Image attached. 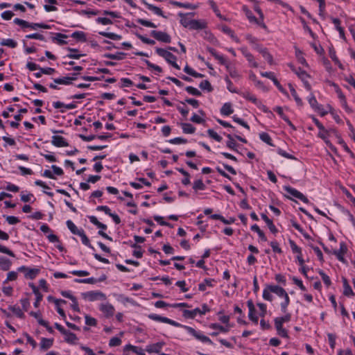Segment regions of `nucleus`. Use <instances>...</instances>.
Wrapping results in <instances>:
<instances>
[{"label": "nucleus", "mask_w": 355, "mask_h": 355, "mask_svg": "<svg viewBox=\"0 0 355 355\" xmlns=\"http://www.w3.org/2000/svg\"><path fill=\"white\" fill-rule=\"evenodd\" d=\"M82 296L84 299L90 302L106 299L105 295L101 291H89L83 293H82Z\"/></svg>", "instance_id": "f03ea898"}, {"label": "nucleus", "mask_w": 355, "mask_h": 355, "mask_svg": "<svg viewBox=\"0 0 355 355\" xmlns=\"http://www.w3.org/2000/svg\"><path fill=\"white\" fill-rule=\"evenodd\" d=\"M99 34L112 40H120L122 38L121 35L114 33L101 31L99 32Z\"/></svg>", "instance_id": "72a5a7b5"}, {"label": "nucleus", "mask_w": 355, "mask_h": 355, "mask_svg": "<svg viewBox=\"0 0 355 355\" xmlns=\"http://www.w3.org/2000/svg\"><path fill=\"white\" fill-rule=\"evenodd\" d=\"M29 286L32 288L33 292L35 294V296H36V300H35V302L34 303V306L35 307H37L39 306V304H40V301L42 300L43 295L39 291L38 288L34 285V284L30 283Z\"/></svg>", "instance_id": "2eb2a0df"}, {"label": "nucleus", "mask_w": 355, "mask_h": 355, "mask_svg": "<svg viewBox=\"0 0 355 355\" xmlns=\"http://www.w3.org/2000/svg\"><path fill=\"white\" fill-rule=\"evenodd\" d=\"M270 291H272V293H275L276 295H277L279 297H284L286 296L287 294V293L286 292V291L279 286H270Z\"/></svg>", "instance_id": "5701e85b"}, {"label": "nucleus", "mask_w": 355, "mask_h": 355, "mask_svg": "<svg viewBox=\"0 0 355 355\" xmlns=\"http://www.w3.org/2000/svg\"><path fill=\"white\" fill-rule=\"evenodd\" d=\"M226 68L230 73V76L233 78H239L240 75L238 71L232 67L230 66L227 62L225 64Z\"/></svg>", "instance_id": "603ef678"}, {"label": "nucleus", "mask_w": 355, "mask_h": 355, "mask_svg": "<svg viewBox=\"0 0 355 355\" xmlns=\"http://www.w3.org/2000/svg\"><path fill=\"white\" fill-rule=\"evenodd\" d=\"M64 336V340L69 344H76L78 341V338L73 333L65 330L62 334Z\"/></svg>", "instance_id": "dca6fc26"}, {"label": "nucleus", "mask_w": 355, "mask_h": 355, "mask_svg": "<svg viewBox=\"0 0 355 355\" xmlns=\"http://www.w3.org/2000/svg\"><path fill=\"white\" fill-rule=\"evenodd\" d=\"M75 80H76V78L62 77L54 79V83L69 85H71L72 81Z\"/></svg>", "instance_id": "4be33fe9"}, {"label": "nucleus", "mask_w": 355, "mask_h": 355, "mask_svg": "<svg viewBox=\"0 0 355 355\" xmlns=\"http://www.w3.org/2000/svg\"><path fill=\"white\" fill-rule=\"evenodd\" d=\"M291 315L290 313H286L283 317H278L275 319V325H283L284 322H287L291 320Z\"/></svg>", "instance_id": "cd10ccee"}, {"label": "nucleus", "mask_w": 355, "mask_h": 355, "mask_svg": "<svg viewBox=\"0 0 355 355\" xmlns=\"http://www.w3.org/2000/svg\"><path fill=\"white\" fill-rule=\"evenodd\" d=\"M51 143L53 146L57 147H65L69 146V144L65 139L63 137L58 135H54L52 137Z\"/></svg>", "instance_id": "9d476101"}, {"label": "nucleus", "mask_w": 355, "mask_h": 355, "mask_svg": "<svg viewBox=\"0 0 355 355\" xmlns=\"http://www.w3.org/2000/svg\"><path fill=\"white\" fill-rule=\"evenodd\" d=\"M137 21L139 24H141L142 26H146V27H150V28H156L157 27V26L155 24H153L151 21H147L146 19H137Z\"/></svg>", "instance_id": "680f3d73"}, {"label": "nucleus", "mask_w": 355, "mask_h": 355, "mask_svg": "<svg viewBox=\"0 0 355 355\" xmlns=\"http://www.w3.org/2000/svg\"><path fill=\"white\" fill-rule=\"evenodd\" d=\"M183 132L185 134H193L195 132L196 128L191 124L187 123H181Z\"/></svg>", "instance_id": "c756f323"}, {"label": "nucleus", "mask_w": 355, "mask_h": 355, "mask_svg": "<svg viewBox=\"0 0 355 355\" xmlns=\"http://www.w3.org/2000/svg\"><path fill=\"white\" fill-rule=\"evenodd\" d=\"M179 16L181 17L180 24L185 28H189L191 25V21L192 19H189L187 17V15H184L182 13H179Z\"/></svg>", "instance_id": "4c0bfd02"}, {"label": "nucleus", "mask_w": 355, "mask_h": 355, "mask_svg": "<svg viewBox=\"0 0 355 355\" xmlns=\"http://www.w3.org/2000/svg\"><path fill=\"white\" fill-rule=\"evenodd\" d=\"M156 53L161 57L164 58L169 64H171L176 69H180V66L176 63V57L171 52L161 48L156 49Z\"/></svg>", "instance_id": "f257e3e1"}, {"label": "nucleus", "mask_w": 355, "mask_h": 355, "mask_svg": "<svg viewBox=\"0 0 355 355\" xmlns=\"http://www.w3.org/2000/svg\"><path fill=\"white\" fill-rule=\"evenodd\" d=\"M71 37L76 39L78 41L85 42L86 41V35L85 33L83 31H76L71 34Z\"/></svg>", "instance_id": "a19ab883"}, {"label": "nucleus", "mask_w": 355, "mask_h": 355, "mask_svg": "<svg viewBox=\"0 0 355 355\" xmlns=\"http://www.w3.org/2000/svg\"><path fill=\"white\" fill-rule=\"evenodd\" d=\"M256 49L262 55V56L270 64H273L274 62L272 56L266 48H261L259 46H257Z\"/></svg>", "instance_id": "f3484780"}, {"label": "nucleus", "mask_w": 355, "mask_h": 355, "mask_svg": "<svg viewBox=\"0 0 355 355\" xmlns=\"http://www.w3.org/2000/svg\"><path fill=\"white\" fill-rule=\"evenodd\" d=\"M146 5L147 8L149 10H152L155 14L164 17L163 12L162 11V10L159 8L155 6L152 4L147 3H146Z\"/></svg>", "instance_id": "6e6d98bb"}, {"label": "nucleus", "mask_w": 355, "mask_h": 355, "mask_svg": "<svg viewBox=\"0 0 355 355\" xmlns=\"http://www.w3.org/2000/svg\"><path fill=\"white\" fill-rule=\"evenodd\" d=\"M207 133L211 138L215 139L217 141H220L222 140V137L211 129H209L207 130Z\"/></svg>", "instance_id": "774afa93"}, {"label": "nucleus", "mask_w": 355, "mask_h": 355, "mask_svg": "<svg viewBox=\"0 0 355 355\" xmlns=\"http://www.w3.org/2000/svg\"><path fill=\"white\" fill-rule=\"evenodd\" d=\"M67 227L69 229V230L73 234H76V235H78L80 232V231H82L83 230L80 229L79 230L76 226V225L70 220H67Z\"/></svg>", "instance_id": "c9c22d12"}, {"label": "nucleus", "mask_w": 355, "mask_h": 355, "mask_svg": "<svg viewBox=\"0 0 355 355\" xmlns=\"http://www.w3.org/2000/svg\"><path fill=\"white\" fill-rule=\"evenodd\" d=\"M209 5L211 6V8L213 9V11L216 14V15L219 17L221 19L225 20L226 19L220 14V12L219 9L218 8V6H216V3L213 0H209L208 1Z\"/></svg>", "instance_id": "7c9ffc66"}, {"label": "nucleus", "mask_w": 355, "mask_h": 355, "mask_svg": "<svg viewBox=\"0 0 355 355\" xmlns=\"http://www.w3.org/2000/svg\"><path fill=\"white\" fill-rule=\"evenodd\" d=\"M8 309L10 310L15 315H16L17 317L20 318H23L24 316V313L22 312L21 309L17 306H10L8 307Z\"/></svg>", "instance_id": "c03bdc74"}, {"label": "nucleus", "mask_w": 355, "mask_h": 355, "mask_svg": "<svg viewBox=\"0 0 355 355\" xmlns=\"http://www.w3.org/2000/svg\"><path fill=\"white\" fill-rule=\"evenodd\" d=\"M308 101L310 104V105L316 111L320 110V105H318V101L315 98V97L311 94V96L308 98Z\"/></svg>", "instance_id": "f704fd0d"}, {"label": "nucleus", "mask_w": 355, "mask_h": 355, "mask_svg": "<svg viewBox=\"0 0 355 355\" xmlns=\"http://www.w3.org/2000/svg\"><path fill=\"white\" fill-rule=\"evenodd\" d=\"M148 318L153 320L157 321V322H161L169 324L171 325H173L174 327H179L180 324L178 323L177 322L172 320L168 318L162 317L157 314H150L148 315Z\"/></svg>", "instance_id": "39448f33"}, {"label": "nucleus", "mask_w": 355, "mask_h": 355, "mask_svg": "<svg viewBox=\"0 0 355 355\" xmlns=\"http://www.w3.org/2000/svg\"><path fill=\"white\" fill-rule=\"evenodd\" d=\"M1 45L6 46L10 48H15L17 43L12 39H4L1 42Z\"/></svg>", "instance_id": "49530a36"}, {"label": "nucleus", "mask_w": 355, "mask_h": 355, "mask_svg": "<svg viewBox=\"0 0 355 355\" xmlns=\"http://www.w3.org/2000/svg\"><path fill=\"white\" fill-rule=\"evenodd\" d=\"M205 184L202 180H198L193 182V189L195 191L205 190Z\"/></svg>", "instance_id": "864d4df0"}, {"label": "nucleus", "mask_w": 355, "mask_h": 355, "mask_svg": "<svg viewBox=\"0 0 355 355\" xmlns=\"http://www.w3.org/2000/svg\"><path fill=\"white\" fill-rule=\"evenodd\" d=\"M272 291H270V286L267 287L263 291V298L266 300L272 301V295H271Z\"/></svg>", "instance_id": "5fc2aeb1"}, {"label": "nucleus", "mask_w": 355, "mask_h": 355, "mask_svg": "<svg viewBox=\"0 0 355 355\" xmlns=\"http://www.w3.org/2000/svg\"><path fill=\"white\" fill-rule=\"evenodd\" d=\"M171 4L180 8H184L188 9H196L197 8V6L189 3H183L178 1H171Z\"/></svg>", "instance_id": "37998d69"}, {"label": "nucleus", "mask_w": 355, "mask_h": 355, "mask_svg": "<svg viewBox=\"0 0 355 355\" xmlns=\"http://www.w3.org/2000/svg\"><path fill=\"white\" fill-rule=\"evenodd\" d=\"M207 27V22L203 20L192 19L189 29L191 30H202Z\"/></svg>", "instance_id": "ddd939ff"}, {"label": "nucleus", "mask_w": 355, "mask_h": 355, "mask_svg": "<svg viewBox=\"0 0 355 355\" xmlns=\"http://www.w3.org/2000/svg\"><path fill=\"white\" fill-rule=\"evenodd\" d=\"M319 274L322 277V281L327 286H329L331 284L329 277L326 275L322 270L319 271Z\"/></svg>", "instance_id": "338daca9"}, {"label": "nucleus", "mask_w": 355, "mask_h": 355, "mask_svg": "<svg viewBox=\"0 0 355 355\" xmlns=\"http://www.w3.org/2000/svg\"><path fill=\"white\" fill-rule=\"evenodd\" d=\"M99 34L112 40H120L122 38L121 35L114 33L101 31L99 32Z\"/></svg>", "instance_id": "473e14b6"}, {"label": "nucleus", "mask_w": 355, "mask_h": 355, "mask_svg": "<svg viewBox=\"0 0 355 355\" xmlns=\"http://www.w3.org/2000/svg\"><path fill=\"white\" fill-rule=\"evenodd\" d=\"M260 139L267 144L273 146V144L272 143V139L270 135L266 132H262L259 135Z\"/></svg>", "instance_id": "8fccbe9b"}, {"label": "nucleus", "mask_w": 355, "mask_h": 355, "mask_svg": "<svg viewBox=\"0 0 355 355\" xmlns=\"http://www.w3.org/2000/svg\"><path fill=\"white\" fill-rule=\"evenodd\" d=\"M251 230L254 232H256L259 238L263 241H267V239H266V236H265V234L263 233V232L262 230H260V228L259 227V226L257 225H253L252 227H251Z\"/></svg>", "instance_id": "a18cd8bd"}, {"label": "nucleus", "mask_w": 355, "mask_h": 355, "mask_svg": "<svg viewBox=\"0 0 355 355\" xmlns=\"http://www.w3.org/2000/svg\"><path fill=\"white\" fill-rule=\"evenodd\" d=\"M164 345V343L163 342L148 345L146 346V351L150 354L159 353Z\"/></svg>", "instance_id": "f8f14e48"}, {"label": "nucleus", "mask_w": 355, "mask_h": 355, "mask_svg": "<svg viewBox=\"0 0 355 355\" xmlns=\"http://www.w3.org/2000/svg\"><path fill=\"white\" fill-rule=\"evenodd\" d=\"M78 236H80L81 238V240H82V243L86 245V246H88L91 248H93V247L91 245V243H90V241L88 239V237L87 236V235L85 234L84 230H83L82 231H80V234H78Z\"/></svg>", "instance_id": "de8ad7c7"}, {"label": "nucleus", "mask_w": 355, "mask_h": 355, "mask_svg": "<svg viewBox=\"0 0 355 355\" xmlns=\"http://www.w3.org/2000/svg\"><path fill=\"white\" fill-rule=\"evenodd\" d=\"M70 52L67 56L69 58L79 59L83 55L78 53V51L76 49H69Z\"/></svg>", "instance_id": "4d7b16f0"}, {"label": "nucleus", "mask_w": 355, "mask_h": 355, "mask_svg": "<svg viewBox=\"0 0 355 355\" xmlns=\"http://www.w3.org/2000/svg\"><path fill=\"white\" fill-rule=\"evenodd\" d=\"M275 328L277 331V334L278 335H279L280 336L282 337H284V338H288V332L287 331L283 328V325H275Z\"/></svg>", "instance_id": "052dcab7"}, {"label": "nucleus", "mask_w": 355, "mask_h": 355, "mask_svg": "<svg viewBox=\"0 0 355 355\" xmlns=\"http://www.w3.org/2000/svg\"><path fill=\"white\" fill-rule=\"evenodd\" d=\"M150 35L158 41L165 43L171 42L170 35L165 32L152 31Z\"/></svg>", "instance_id": "423d86ee"}, {"label": "nucleus", "mask_w": 355, "mask_h": 355, "mask_svg": "<svg viewBox=\"0 0 355 355\" xmlns=\"http://www.w3.org/2000/svg\"><path fill=\"white\" fill-rule=\"evenodd\" d=\"M242 96L247 100H249L254 103L256 105H261V101H259L254 95L251 94L250 92H244L242 94Z\"/></svg>", "instance_id": "e433bc0d"}, {"label": "nucleus", "mask_w": 355, "mask_h": 355, "mask_svg": "<svg viewBox=\"0 0 355 355\" xmlns=\"http://www.w3.org/2000/svg\"><path fill=\"white\" fill-rule=\"evenodd\" d=\"M19 270L21 271L27 270V272L25 274V276L26 278L31 279H33L36 277V275L40 272V270L37 268L29 269L26 268L25 266L19 268Z\"/></svg>", "instance_id": "4468645a"}, {"label": "nucleus", "mask_w": 355, "mask_h": 355, "mask_svg": "<svg viewBox=\"0 0 355 355\" xmlns=\"http://www.w3.org/2000/svg\"><path fill=\"white\" fill-rule=\"evenodd\" d=\"M207 50L209 53H210L216 59H217L220 64H226V60L225 58L222 56V55H218L216 50L211 47H207Z\"/></svg>", "instance_id": "b1692460"}, {"label": "nucleus", "mask_w": 355, "mask_h": 355, "mask_svg": "<svg viewBox=\"0 0 355 355\" xmlns=\"http://www.w3.org/2000/svg\"><path fill=\"white\" fill-rule=\"evenodd\" d=\"M125 350H131L137 355H145L146 349H143L141 347L133 346L132 345H128L125 347Z\"/></svg>", "instance_id": "393cba45"}, {"label": "nucleus", "mask_w": 355, "mask_h": 355, "mask_svg": "<svg viewBox=\"0 0 355 355\" xmlns=\"http://www.w3.org/2000/svg\"><path fill=\"white\" fill-rule=\"evenodd\" d=\"M289 88H290V91H291V95L293 96V98H294L296 103L297 104V105L302 106V104H303L302 103V101L298 96L296 90L294 89V87L291 84L289 85Z\"/></svg>", "instance_id": "ea45409f"}, {"label": "nucleus", "mask_w": 355, "mask_h": 355, "mask_svg": "<svg viewBox=\"0 0 355 355\" xmlns=\"http://www.w3.org/2000/svg\"><path fill=\"white\" fill-rule=\"evenodd\" d=\"M246 17H248L250 22L255 23L263 28H267L263 21H262L261 19H258L257 18H256L251 11H247Z\"/></svg>", "instance_id": "a211bd4d"}, {"label": "nucleus", "mask_w": 355, "mask_h": 355, "mask_svg": "<svg viewBox=\"0 0 355 355\" xmlns=\"http://www.w3.org/2000/svg\"><path fill=\"white\" fill-rule=\"evenodd\" d=\"M199 87L200 89H202L203 90H207L209 92H210L213 90V87L211 85V83H209V81H208L207 80L202 81L200 83Z\"/></svg>", "instance_id": "09e8293b"}, {"label": "nucleus", "mask_w": 355, "mask_h": 355, "mask_svg": "<svg viewBox=\"0 0 355 355\" xmlns=\"http://www.w3.org/2000/svg\"><path fill=\"white\" fill-rule=\"evenodd\" d=\"M11 266V261L3 257H0V268L2 270L7 271Z\"/></svg>", "instance_id": "bb28decb"}, {"label": "nucleus", "mask_w": 355, "mask_h": 355, "mask_svg": "<svg viewBox=\"0 0 355 355\" xmlns=\"http://www.w3.org/2000/svg\"><path fill=\"white\" fill-rule=\"evenodd\" d=\"M284 301L281 303V310L283 313L287 312V307L290 303V298L288 295L284 297Z\"/></svg>", "instance_id": "bf43d9fd"}, {"label": "nucleus", "mask_w": 355, "mask_h": 355, "mask_svg": "<svg viewBox=\"0 0 355 355\" xmlns=\"http://www.w3.org/2000/svg\"><path fill=\"white\" fill-rule=\"evenodd\" d=\"M241 51L252 67L255 68L258 67V63L255 61L254 56L248 51L247 48H241Z\"/></svg>", "instance_id": "9b49d317"}, {"label": "nucleus", "mask_w": 355, "mask_h": 355, "mask_svg": "<svg viewBox=\"0 0 355 355\" xmlns=\"http://www.w3.org/2000/svg\"><path fill=\"white\" fill-rule=\"evenodd\" d=\"M186 91L193 96H199L201 95V92L196 88L192 87V86H188L185 88Z\"/></svg>", "instance_id": "e2e57ef3"}, {"label": "nucleus", "mask_w": 355, "mask_h": 355, "mask_svg": "<svg viewBox=\"0 0 355 355\" xmlns=\"http://www.w3.org/2000/svg\"><path fill=\"white\" fill-rule=\"evenodd\" d=\"M274 110L278 113L280 117L284 120L288 125L291 127L293 129H295L294 125L291 123V121L288 119V118L284 114L283 110L281 107H276Z\"/></svg>", "instance_id": "412c9836"}, {"label": "nucleus", "mask_w": 355, "mask_h": 355, "mask_svg": "<svg viewBox=\"0 0 355 355\" xmlns=\"http://www.w3.org/2000/svg\"><path fill=\"white\" fill-rule=\"evenodd\" d=\"M347 250V248L344 242L340 243V249L334 250L333 254L336 256L338 259L342 262H345L344 255Z\"/></svg>", "instance_id": "1a4fd4ad"}, {"label": "nucleus", "mask_w": 355, "mask_h": 355, "mask_svg": "<svg viewBox=\"0 0 355 355\" xmlns=\"http://www.w3.org/2000/svg\"><path fill=\"white\" fill-rule=\"evenodd\" d=\"M99 309L106 318L113 316L115 311L114 307L110 303L101 304Z\"/></svg>", "instance_id": "0eeeda50"}, {"label": "nucleus", "mask_w": 355, "mask_h": 355, "mask_svg": "<svg viewBox=\"0 0 355 355\" xmlns=\"http://www.w3.org/2000/svg\"><path fill=\"white\" fill-rule=\"evenodd\" d=\"M291 67L292 70L298 76V77L302 80H304L309 77V75L306 73V72L304 70H302L300 68H299L297 70L293 67V66L291 65Z\"/></svg>", "instance_id": "79ce46f5"}, {"label": "nucleus", "mask_w": 355, "mask_h": 355, "mask_svg": "<svg viewBox=\"0 0 355 355\" xmlns=\"http://www.w3.org/2000/svg\"><path fill=\"white\" fill-rule=\"evenodd\" d=\"M205 313H206V310L201 311V309L199 308H196L191 311L187 310V309L183 311V316L186 318H191V319L194 318L198 314L204 315Z\"/></svg>", "instance_id": "6e6552de"}, {"label": "nucleus", "mask_w": 355, "mask_h": 355, "mask_svg": "<svg viewBox=\"0 0 355 355\" xmlns=\"http://www.w3.org/2000/svg\"><path fill=\"white\" fill-rule=\"evenodd\" d=\"M53 340L42 338L40 343V347L42 349H48L53 345Z\"/></svg>", "instance_id": "2f4dec72"}, {"label": "nucleus", "mask_w": 355, "mask_h": 355, "mask_svg": "<svg viewBox=\"0 0 355 355\" xmlns=\"http://www.w3.org/2000/svg\"><path fill=\"white\" fill-rule=\"evenodd\" d=\"M284 190L287 193H288L289 194L293 196V197L300 199L304 203L309 202V199L303 193H302L300 191H297V189L292 188L289 186H286V187H284Z\"/></svg>", "instance_id": "20e7f679"}, {"label": "nucleus", "mask_w": 355, "mask_h": 355, "mask_svg": "<svg viewBox=\"0 0 355 355\" xmlns=\"http://www.w3.org/2000/svg\"><path fill=\"white\" fill-rule=\"evenodd\" d=\"M33 30H36L37 28H42L44 29H49L51 26L49 25L42 23H29V27Z\"/></svg>", "instance_id": "3c124183"}, {"label": "nucleus", "mask_w": 355, "mask_h": 355, "mask_svg": "<svg viewBox=\"0 0 355 355\" xmlns=\"http://www.w3.org/2000/svg\"><path fill=\"white\" fill-rule=\"evenodd\" d=\"M220 30L225 34L230 35L233 40H234L236 42H239V39L237 37L234 35V31L227 26L223 25L220 27Z\"/></svg>", "instance_id": "c85d7f7f"}, {"label": "nucleus", "mask_w": 355, "mask_h": 355, "mask_svg": "<svg viewBox=\"0 0 355 355\" xmlns=\"http://www.w3.org/2000/svg\"><path fill=\"white\" fill-rule=\"evenodd\" d=\"M209 327L210 329L218 330V331L223 332V333H227L230 330L229 327H223L217 323H211L209 324Z\"/></svg>", "instance_id": "58836bf2"}, {"label": "nucleus", "mask_w": 355, "mask_h": 355, "mask_svg": "<svg viewBox=\"0 0 355 355\" xmlns=\"http://www.w3.org/2000/svg\"><path fill=\"white\" fill-rule=\"evenodd\" d=\"M85 323L87 325L95 327L97 324V321L94 318H92L88 315L85 316Z\"/></svg>", "instance_id": "0e129e2a"}, {"label": "nucleus", "mask_w": 355, "mask_h": 355, "mask_svg": "<svg viewBox=\"0 0 355 355\" xmlns=\"http://www.w3.org/2000/svg\"><path fill=\"white\" fill-rule=\"evenodd\" d=\"M227 137L228 138V140L226 143L227 146L232 150H235L236 144L234 140L233 137L230 134H228L227 135Z\"/></svg>", "instance_id": "13d9d810"}, {"label": "nucleus", "mask_w": 355, "mask_h": 355, "mask_svg": "<svg viewBox=\"0 0 355 355\" xmlns=\"http://www.w3.org/2000/svg\"><path fill=\"white\" fill-rule=\"evenodd\" d=\"M234 110L230 103H225L220 109V113L225 116H229L232 114Z\"/></svg>", "instance_id": "a878e982"}, {"label": "nucleus", "mask_w": 355, "mask_h": 355, "mask_svg": "<svg viewBox=\"0 0 355 355\" xmlns=\"http://www.w3.org/2000/svg\"><path fill=\"white\" fill-rule=\"evenodd\" d=\"M187 331L194 336L196 339L199 340L202 343H207L210 345L213 344L212 341L207 336L200 334V332L196 331L193 328L191 327H185Z\"/></svg>", "instance_id": "7ed1b4c3"}, {"label": "nucleus", "mask_w": 355, "mask_h": 355, "mask_svg": "<svg viewBox=\"0 0 355 355\" xmlns=\"http://www.w3.org/2000/svg\"><path fill=\"white\" fill-rule=\"evenodd\" d=\"M261 218L267 224L270 231L273 234H276L277 232V229L273 224L272 221L264 214H261Z\"/></svg>", "instance_id": "6ab92c4d"}, {"label": "nucleus", "mask_w": 355, "mask_h": 355, "mask_svg": "<svg viewBox=\"0 0 355 355\" xmlns=\"http://www.w3.org/2000/svg\"><path fill=\"white\" fill-rule=\"evenodd\" d=\"M4 217L6 218V221L10 225H15L20 222L19 219L16 216H4Z\"/></svg>", "instance_id": "69168bd1"}, {"label": "nucleus", "mask_w": 355, "mask_h": 355, "mask_svg": "<svg viewBox=\"0 0 355 355\" xmlns=\"http://www.w3.org/2000/svg\"><path fill=\"white\" fill-rule=\"evenodd\" d=\"M343 294L345 296L351 297L354 295L351 286L348 284L347 280L346 278L343 277Z\"/></svg>", "instance_id": "aec40b11"}]
</instances>
